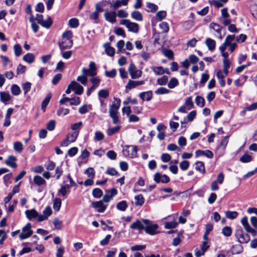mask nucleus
Here are the masks:
<instances>
[{
    "label": "nucleus",
    "instance_id": "nucleus-1",
    "mask_svg": "<svg viewBox=\"0 0 257 257\" xmlns=\"http://www.w3.org/2000/svg\"><path fill=\"white\" fill-rule=\"evenodd\" d=\"M115 102H114L110 106L109 109V116L112 119V122L114 124L119 123V119L118 116V109L120 105V99L119 98H114Z\"/></svg>",
    "mask_w": 257,
    "mask_h": 257
},
{
    "label": "nucleus",
    "instance_id": "nucleus-2",
    "mask_svg": "<svg viewBox=\"0 0 257 257\" xmlns=\"http://www.w3.org/2000/svg\"><path fill=\"white\" fill-rule=\"evenodd\" d=\"M138 148L134 146H125L122 150L123 155L126 157L133 158L137 156Z\"/></svg>",
    "mask_w": 257,
    "mask_h": 257
},
{
    "label": "nucleus",
    "instance_id": "nucleus-3",
    "mask_svg": "<svg viewBox=\"0 0 257 257\" xmlns=\"http://www.w3.org/2000/svg\"><path fill=\"white\" fill-rule=\"evenodd\" d=\"M159 226L156 223H154L152 221L146 219V233L150 235H155L159 233Z\"/></svg>",
    "mask_w": 257,
    "mask_h": 257
},
{
    "label": "nucleus",
    "instance_id": "nucleus-4",
    "mask_svg": "<svg viewBox=\"0 0 257 257\" xmlns=\"http://www.w3.org/2000/svg\"><path fill=\"white\" fill-rule=\"evenodd\" d=\"M235 236L240 243H246L250 240L249 235L245 233L241 229H238L236 230Z\"/></svg>",
    "mask_w": 257,
    "mask_h": 257
},
{
    "label": "nucleus",
    "instance_id": "nucleus-5",
    "mask_svg": "<svg viewBox=\"0 0 257 257\" xmlns=\"http://www.w3.org/2000/svg\"><path fill=\"white\" fill-rule=\"evenodd\" d=\"M79 135L78 131H75L67 135L66 138L61 143V146L67 147L70 143L74 142Z\"/></svg>",
    "mask_w": 257,
    "mask_h": 257
},
{
    "label": "nucleus",
    "instance_id": "nucleus-6",
    "mask_svg": "<svg viewBox=\"0 0 257 257\" xmlns=\"http://www.w3.org/2000/svg\"><path fill=\"white\" fill-rule=\"evenodd\" d=\"M89 69L83 68L82 69V74L87 76H95L97 74L96 67L94 62H90L89 65Z\"/></svg>",
    "mask_w": 257,
    "mask_h": 257
},
{
    "label": "nucleus",
    "instance_id": "nucleus-7",
    "mask_svg": "<svg viewBox=\"0 0 257 257\" xmlns=\"http://www.w3.org/2000/svg\"><path fill=\"white\" fill-rule=\"evenodd\" d=\"M32 234L33 231L31 230V224L28 223L23 227L22 232L19 235V238L20 239L23 240L29 237Z\"/></svg>",
    "mask_w": 257,
    "mask_h": 257
},
{
    "label": "nucleus",
    "instance_id": "nucleus-8",
    "mask_svg": "<svg viewBox=\"0 0 257 257\" xmlns=\"http://www.w3.org/2000/svg\"><path fill=\"white\" fill-rule=\"evenodd\" d=\"M120 24L124 25L129 31L137 33L138 31V25L137 23L131 22L128 20H122Z\"/></svg>",
    "mask_w": 257,
    "mask_h": 257
},
{
    "label": "nucleus",
    "instance_id": "nucleus-9",
    "mask_svg": "<svg viewBox=\"0 0 257 257\" xmlns=\"http://www.w3.org/2000/svg\"><path fill=\"white\" fill-rule=\"evenodd\" d=\"M240 222L243 226L244 229L247 232L250 233L253 236L257 234V231L256 229H253L250 226L248 222L247 217L246 216H244L241 219Z\"/></svg>",
    "mask_w": 257,
    "mask_h": 257
},
{
    "label": "nucleus",
    "instance_id": "nucleus-10",
    "mask_svg": "<svg viewBox=\"0 0 257 257\" xmlns=\"http://www.w3.org/2000/svg\"><path fill=\"white\" fill-rule=\"evenodd\" d=\"M128 71L133 79L138 78L142 75V71L140 70H137L136 66L133 63L130 65Z\"/></svg>",
    "mask_w": 257,
    "mask_h": 257
},
{
    "label": "nucleus",
    "instance_id": "nucleus-11",
    "mask_svg": "<svg viewBox=\"0 0 257 257\" xmlns=\"http://www.w3.org/2000/svg\"><path fill=\"white\" fill-rule=\"evenodd\" d=\"M154 180L157 183H167L170 181V178L165 174L162 175L159 173H156L154 176Z\"/></svg>",
    "mask_w": 257,
    "mask_h": 257
},
{
    "label": "nucleus",
    "instance_id": "nucleus-12",
    "mask_svg": "<svg viewBox=\"0 0 257 257\" xmlns=\"http://www.w3.org/2000/svg\"><path fill=\"white\" fill-rule=\"evenodd\" d=\"M231 40V38L228 37V38H226L224 43L219 47V50L221 53V55L223 57L224 59H228V53L227 52H225L226 47L228 46V44L227 43V41L228 40Z\"/></svg>",
    "mask_w": 257,
    "mask_h": 257
},
{
    "label": "nucleus",
    "instance_id": "nucleus-13",
    "mask_svg": "<svg viewBox=\"0 0 257 257\" xmlns=\"http://www.w3.org/2000/svg\"><path fill=\"white\" fill-rule=\"evenodd\" d=\"M52 213V210L50 206H47L43 211V214L40 215L38 221L39 222L43 221L47 219L49 216H50Z\"/></svg>",
    "mask_w": 257,
    "mask_h": 257
},
{
    "label": "nucleus",
    "instance_id": "nucleus-14",
    "mask_svg": "<svg viewBox=\"0 0 257 257\" xmlns=\"http://www.w3.org/2000/svg\"><path fill=\"white\" fill-rule=\"evenodd\" d=\"M91 205L99 213L103 212L106 208V206L104 204L103 201L93 202Z\"/></svg>",
    "mask_w": 257,
    "mask_h": 257
},
{
    "label": "nucleus",
    "instance_id": "nucleus-15",
    "mask_svg": "<svg viewBox=\"0 0 257 257\" xmlns=\"http://www.w3.org/2000/svg\"><path fill=\"white\" fill-rule=\"evenodd\" d=\"M116 14L115 12H106L104 14L105 20L112 24L116 22Z\"/></svg>",
    "mask_w": 257,
    "mask_h": 257
},
{
    "label": "nucleus",
    "instance_id": "nucleus-16",
    "mask_svg": "<svg viewBox=\"0 0 257 257\" xmlns=\"http://www.w3.org/2000/svg\"><path fill=\"white\" fill-rule=\"evenodd\" d=\"M59 48L61 50L70 48L73 45L72 40L62 39L61 42L59 43Z\"/></svg>",
    "mask_w": 257,
    "mask_h": 257
},
{
    "label": "nucleus",
    "instance_id": "nucleus-17",
    "mask_svg": "<svg viewBox=\"0 0 257 257\" xmlns=\"http://www.w3.org/2000/svg\"><path fill=\"white\" fill-rule=\"evenodd\" d=\"M72 90L74 91L75 94L81 95L83 92V87L75 81H72Z\"/></svg>",
    "mask_w": 257,
    "mask_h": 257
},
{
    "label": "nucleus",
    "instance_id": "nucleus-18",
    "mask_svg": "<svg viewBox=\"0 0 257 257\" xmlns=\"http://www.w3.org/2000/svg\"><path fill=\"white\" fill-rule=\"evenodd\" d=\"M201 156H205L206 157L211 159L213 157V153L210 150H197L195 152V156L196 157H198Z\"/></svg>",
    "mask_w": 257,
    "mask_h": 257
},
{
    "label": "nucleus",
    "instance_id": "nucleus-19",
    "mask_svg": "<svg viewBox=\"0 0 257 257\" xmlns=\"http://www.w3.org/2000/svg\"><path fill=\"white\" fill-rule=\"evenodd\" d=\"M229 136H226L221 142L219 146L217 148V151H220V155H222L225 150L226 147L228 143Z\"/></svg>",
    "mask_w": 257,
    "mask_h": 257
},
{
    "label": "nucleus",
    "instance_id": "nucleus-20",
    "mask_svg": "<svg viewBox=\"0 0 257 257\" xmlns=\"http://www.w3.org/2000/svg\"><path fill=\"white\" fill-rule=\"evenodd\" d=\"M25 214L26 215L27 217L29 220H32L33 219H35L36 218H39L40 215H39L38 212L34 209H32L31 210H27L25 211Z\"/></svg>",
    "mask_w": 257,
    "mask_h": 257
},
{
    "label": "nucleus",
    "instance_id": "nucleus-21",
    "mask_svg": "<svg viewBox=\"0 0 257 257\" xmlns=\"http://www.w3.org/2000/svg\"><path fill=\"white\" fill-rule=\"evenodd\" d=\"M17 158L14 156H9L5 161V164L12 168H15L17 167L16 164Z\"/></svg>",
    "mask_w": 257,
    "mask_h": 257
},
{
    "label": "nucleus",
    "instance_id": "nucleus-22",
    "mask_svg": "<svg viewBox=\"0 0 257 257\" xmlns=\"http://www.w3.org/2000/svg\"><path fill=\"white\" fill-rule=\"evenodd\" d=\"M143 84V81H133L130 80L127 84L125 86V88L126 89L130 90L133 88L136 87L137 86L142 85Z\"/></svg>",
    "mask_w": 257,
    "mask_h": 257
},
{
    "label": "nucleus",
    "instance_id": "nucleus-23",
    "mask_svg": "<svg viewBox=\"0 0 257 257\" xmlns=\"http://www.w3.org/2000/svg\"><path fill=\"white\" fill-rule=\"evenodd\" d=\"M228 37H231V40H228V41H227V43L228 44V46H229V51L230 52H232L234 51L237 46V45L235 43H232V41L235 40V35H228L226 38H228Z\"/></svg>",
    "mask_w": 257,
    "mask_h": 257
},
{
    "label": "nucleus",
    "instance_id": "nucleus-24",
    "mask_svg": "<svg viewBox=\"0 0 257 257\" xmlns=\"http://www.w3.org/2000/svg\"><path fill=\"white\" fill-rule=\"evenodd\" d=\"M130 228L133 229H138L139 231H141L145 228V227L141 221L138 220L130 225Z\"/></svg>",
    "mask_w": 257,
    "mask_h": 257
},
{
    "label": "nucleus",
    "instance_id": "nucleus-25",
    "mask_svg": "<svg viewBox=\"0 0 257 257\" xmlns=\"http://www.w3.org/2000/svg\"><path fill=\"white\" fill-rule=\"evenodd\" d=\"M205 44L207 46L208 50L211 51H213L215 48L216 42L211 38L206 39L205 42Z\"/></svg>",
    "mask_w": 257,
    "mask_h": 257
},
{
    "label": "nucleus",
    "instance_id": "nucleus-26",
    "mask_svg": "<svg viewBox=\"0 0 257 257\" xmlns=\"http://www.w3.org/2000/svg\"><path fill=\"white\" fill-rule=\"evenodd\" d=\"M105 51L106 54L109 56H113L114 55V49L110 46L109 43H107L104 44Z\"/></svg>",
    "mask_w": 257,
    "mask_h": 257
},
{
    "label": "nucleus",
    "instance_id": "nucleus-27",
    "mask_svg": "<svg viewBox=\"0 0 257 257\" xmlns=\"http://www.w3.org/2000/svg\"><path fill=\"white\" fill-rule=\"evenodd\" d=\"M35 57L32 53H28L23 57V60L28 63H32L34 62Z\"/></svg>",
    "mask_w": 257,
    "mask_h": 257
},
{
    "label": "nucleus",
    "instance_id": "nucleus-28",
    "mask_svg": "<svg viewBox=\"0 0 257 257\" xmlns=\"http://www.w3.org/2000/svg\"><path fill=\"white\" fill-rule=\"evenodd\" d=\"M33 181L38 186L45 185L46 181L40 176L36 175L34 177Z\"/></svg>",
    "mask_w": 257,
    "mask_h": 257
},
{
    "label": "nucleus",
    "instance_id": "nucleus-29",
    "mask_svg": "<svg viewBox=\"0 0 257 257\" xmlns=\"http://www.w3.org/2000/svg\"><path fill=\"white\" fill-rule=\"evenodd\" d=\"M195 169L203 174L205 173L204 164L201 161H198L195 163Z\"/></svg>",
    "mask_w": 257,
    "mask_h": 257
},
{
    "label": "nucleus",
    "instance_id": "nucleus-30",
    "mask_svg": "<svg viewBox=\"0 0 257 257\" xmlns=\"http://www.w3.org/2000/svg\"><path fill=\"white\" fill-rule=\"evenodd\" d=\"M52 23V20L49 17L46 20H43L42 22H40L39 24L44 28L49 29L51 26Z\"/></svg>",
    "mask_w": 257,
    "mask_h": 257
},
{
    "label": "nucleus",
    "instance_id": "nucleus-31",
    "mask_svg": "<svg viewBox=\"0 0 257 257\" xmlns=\"http://www.w3.org/2000/svg\"><path fill=\"white\" fill-rule=\"evenodd\" d=\"M52 95L51 93H49L47 94L45 98L43 100L42 103L41 108L43 111H45L46 108L48 105L50 99L51 98Z\"/></svg>",
    "mask_w": 257,
    "mask_h": 257
},
{
    "label": "nucleus",
    "instance_id": "nucleus-32",
    "mask_svg": "<svg viewBox=\"0 0 257 257\" xmlns=\"http://www.w3.org/2000/svg\"><path fill=\"white\" fill-rule=\"evenodd\" d=\"M167 16V12L165 11H160L158 12L155 16L156 19L158 21H161Z\"/></svg>",
    "mask_w": 257,
    "mask_h": 257
},
{
    "label": "nucleus",
    "instance_id": "nucleus-33",
    "mask_svg": "<svg viewBox=\"0 0 257 257\" xmlns=\"http://www.w3.org/2000/svg\"><path fill=\"white\" fill-rule=\"evenodd\" d=\"M92 109V107L91 105H87L85 104L81 106L79 109V112L81 114H84L90 110H91Z\"/></svg>",
    "mask_w": 257,
    "mask_h": 257
},
{
    "label": "nucleus",
    "instance_id": "nucleus-34",
    "mask_svg": "<svg viewBox=\"0 0 257 257\" xmlns=\"http://www.w3.org/2000/svg\"><path fill=\"white\" fill-rule=\"evenodd\" d=\"M225 216L229 219H234L238 216V212L236 211H227L225 212Z\"/></svg>",
    "mask_w": 257,
    "mask_h": 257
},
{
    "label": "nucleus",
    "instance_id": "nucleus-35",
    "mask_svg": "<svg viewBox=\"0 0 257 257\" xmlns=\"http://www.w3.org/2000/svg\"><path fill=\"white\" fill-rule=\"evenodd\" d=\"M242 247L241 245L236 244L233 245L231 248V251L232 254H238L241 252Z\"/></svg>",
    "mask_w": 257,
    "mask_h": 257
},
{
    "label": "nucleus",
    "instance_id": "nucleus-36",
    "mask_svg": "<svg viewBox=\"0 0 257 257\" xmlns=\"http://www.w3.org/2000/svg\"><path fill=\"white\" fill-rule=\"evenodd\" d=\"M162 52L163 54L169 59L173 60L174 59V53L172 50L167 49H163Z\"/></svg>",
    "mask_w": 257,
    "mask_h": 257
},
{
    "label": "nucleus",
    "instance_id": "nucleus-37",
    "mask_svg": "<svg viewBox=\"0 0 257 257\" xmlns=\"http://www.w3.org/2000/svg\"><path fill=\"white\" fill-rule=\"evenodd\" d=\"M1 100L2 102L6 103V102L10 100V95L7 92H2L0 93Z\"/></svg>",
    "mask_w": 257,
    "mask_h": 257
},
{
    "label": "nucleus",
    "instance_id": "nucleus-38",
    "mask_svg": "<svg viewBox=\"0 0 257 257\" xmlns=\"http://www.w3.org/2000/svg\"><path fill=\"white\" fill-rule=\"evenodd\" d=\"M11 90L12 93L15 96L19 95L21 92L20 87L16 84L12 85Z\"/></svg>",
    "mask_w": 257,
    "mask_h": 257
},
{
    "label": "nucleus",
    "instance_id": "nucleus-39",
    "mask_svg": "<svg viewBox=\"0 0 257 257\" xmlns=\"http://www.w3.org/2000/svg\"><path fill=\"white\" fill-rule=\"evenodd\" d=\"M127 207V205L125 201H121L116 205L117 209L122 211H125Z\"/></svg>",
    "mask_w": 257,
    "mask_h": 257
},
{
    "label": "nucleus",
    "instance_id": "nucleus-40",
    "mask_svg": "<svg viewBox=\"0 0 257 257\" xmlns=\"http://www.w3.org/2000/svg\"><path fill=\"white\" fill-rule=\"evenodd\" d=\"M61 206V199L56 198L54 200L53 208L56 211H59Z\"/></svg>",
    "mask_w": 257,
    "mask_h": 257
},
{
    "label": "nucleus",
    "instance_id": "nucleus-41",
    "mask_svg": "<svg viewBox=\"0 0 257 257\" xmlns=\"http://www.w3.org/2000/svg\"><path fill=\"white\" fill-rule=\"evenodd\" d=\"M159 27L162 31V33H167L169 30V25L166 22L160 23L159 24Z\"/></svg>",
    "mask_w": 257,
    "mask_h": 257
},
{
    "label": "nucleus",
    "instance_id": "nucleus-42",
    "mask_svg": "<svg viewBox=\"0 0 257 257\" xmlns=\"http://www.w3.org/2000/svg\"><path fill=\"white\" fill-rule=\"evenodd\" d=\"M195 102L197 105L199 106L200 107H202L205 105V100L204 99L200 96H197L195 98Z\"/></svg>",
    "mask_w": 257,
    "mask_h": 257
},
{
    "label": "nucleus",
    "instance_id": "nucleus-43",
    "mask_svg": "<svg viewBox=\"0 0 257 257\" xmlns=\"http://www.w3.org/2000/svg\"><path fill=\"white\" fill-rule=\"evenodd\" d=\"M251 160L252 157L247 154H244L239 159L240 162L244 163L250 162Z\"/></svg>",
    "mask_w": 257,
    "mask_h": 257
},
{
    "label": "nucleus",
    "instance_id": "nucleus-44",
    "mask_svg": "<svg viewBox=\"0 0 257 257\" xmlns=\"http://www.w3.org/2000/svg\"><path fill=\"white\" fill-rule=\"evenodd\" d=\"M131 16L132 18L137 20V21H142L143 20V16L141 13L138 11H134L133 12Z\"/></svg>",
    "mask_w": 257,
    "mask_h": 257
},
{
    "label": "nucleus",
    "instance_id": "nucleus-45",
    "mask_svg": "<svg viewBox=\"0 0 257 257\" xmlns=\"http://www.w3.org/2000/svg\"><path fill=\"white\" fill-rule=\"evenodd\" d=\"M222 233L225 236H230L232 233V229L229 226H225L222 229Z\"/></svg>",
    "mask_w": 257,
    "mask_h": 257
},
{
    "label": "nucleus",
    "instance_id": "nucleus-46",
    "mask_svg": "<svg viewBox=\"0 0 257 257\" xmlns=\"http://www.w3.org/2000/svg\"><path fill=\"white\" fill-rule=\"evenodd\" d=\"M135 204L136 205H142L144 202V199L142 195H139L135 197Z\"/></svg>",
    "mask_w": 257,
    "mask_h": 257
},
{
    "label": "nucleus",
    "instance_id": "nucleus-47",
    "mask_svg": "<svg viewBox=\"0 0 257 257\" xmlns=\"http://www.w3.org/2000/svg\"><path fill=\"white\" fill-rule=\"evenodd\" d=\"M14 149L17 152H21L23 149L22 143L20 142H16L14 143Z\"/></svg>",
    "mask_w": 257,
    "mask_h": 257
},
{
    "label": "nucleus",
    "instance_id": "nucleus-48",
    "mask_svg": "<svg viewBox=\"0 0 257 257\" xmlns=\"http://www.w3.org/2000/svg\"><path fill=\"white\" fill-rule=\"evenodd\" d=\"M103 192L99 188H95L92 190V195L95 198H100L102 196Z\"/></svg>",
    "mask_w": 257,
    "mask_h": 257
},
{
    "label": "nucleus",
    "instance_id": "nucleus-49",
    "mask_svg": "<svg viewBox=\"0 0 257 257\" xmlns=\"http://www.w3.org/2000/svg\"><path fill=\"white\" fill-rule=\"evenodd\" d=\"M15 54L16 56L19 57L22 53V49L19 44H16L14 46Z\"/></svg>",
    "mask_w": 257,
    "mask_h": 257
},
{
    "label": "nucleus",
    "instance_id": "nucleus-50",
    "mask_svg": "<svg viewBox=\"0 0 257 257\" xmlns=\"http://www.w3.org/2000/svg\"><path fill=\"white\" fill-rule=\"evenodd\" d=\"M120 128V126H116L115 127L110 128L107 131V134L109 136H112L114 134H115L116 132H117L118 131H119Z\"/></svg>",
    "mask_w": 257,
    "mask_h": 257
},
{
    "label": "nucleus",
    "instance_id": "nucleus-51",
    "mask_svg": "<svg viewBox=\"0 0 257 257\" xmlns=\"http://www.w3.org/2000/svg\"><path fill=\"white\" fill-rule=\"evenodd\" d=\"M168 81V77L167 76L164 75L157 79V83L159 85H164L166 84Z\"/></svg>",
    "mask_w": 257,
    "mask_h": 257
},
{
    "label": "nucleus",
    "instance_id": "nucleus-52",
    "mask_svg": "<svg viewBox=\"0 0 257 257\" xmlns=\"http://www.w3.org/2000/svg\"><path fill=\"white\" fill-rule=\"evenodd\" d=\"M178 84V80L175 78H172L169 82L168 84V86L169 87V88L172 89L174 88L175 86H176Z\"/></svg>",
    "mask_w": 257,
    "mask_h": 257
},
{
    "label": "nucleus",
    "instance_id": "nucleus-53",
    "mask_svg": "<svg viewBox=\"0 0 257 257\" xmlns=\"http://www.w3.org/2000/svg\"><path fill=\"white\" fill-rule=\"evenodd\" d=\"M99 97L106 98L109 96V92L107 89H101L98 92Z\"/></svg>",
    "mask_w": 257,
    "mask_h": 257
},
{
    "label": "nucleus",
    "instance_id": "nucleus-54",
    "mask_svg": "<svg viewBox=\"0 0 257 257\" xmlns=\"http://www.w3.org/2000/svg\"><path fill=\"white\" fill-rule=\"evenodd\" d=\"M31 88V83L29 82H27L22 84V88L25 94H26L30 90Z\"/></svg>",
    "mask_w": 257,
    "mask_h": 257
},
{
    "label": "nucleus",
    "instance_id": "nucleus-55",
    "mask_svg": "<svg viewBox=\"0 0 257 257\" xmlns=\"http://www.w3.org/2000/svg\"><path fill=\"white\" fill-rule=\"evenodd\" d=\"M69 109L68 108H64L63 107L60 108L57 111V114L58 116L62 115H65L69 113Z\"/></svg>",
    "mask_w": 257,
    "mask_h": 257
},
{
    "label": "nucleus",
    "instance_id": "nucleus-56",
    "mask_svg": "<svg viewBox=\"0 0 257 257\" xmlns=\"http://www.w3.org/2000/svg\"><path fill=\"white\" fill-rule=\"evenodd\" d=\"M147 7L149 9L148 11L152 13L155 12L158 9L157 5L151 3H148L147 4Z\"/></svg>",
    "mask_w": 257,
    "mask_h": 257
},
{
    "label": "nucleus",
    "instance_id": "nucleus-57",
    "mask_svg": "<svg viewBox=\"0 0 257 257\" xmlns=\"http://www.w3.org/2000/svg\"><path fill=\"white\" fill-rule=\"evenodd\" d=\"M170 90L165 87H160L155 91V93L158 95L168 94Z\"/></svg>",
    "mask_w": 257,
    "mask_h": 257
},
{
    "label": "nucleus",
    "instance_id": "nucleus-58",
    "mask_svg": "<svg viewBox=\"0 0 257 257\" xmlns=\"http://www.w3.org/2000/svg\"><path fill=\"white\" fill-rule=\"evenodd\" d=\"M178 225V223L175 221L167 222L165 224V227L166 229H171L176 228Z\"/></svg>",
    "mask_w": 257,
    "mask_h": 257
},
{
    "label": "nucleus",
    "instance_id": "nucleus-59",
    "mask_svg": "<svg viewBox=\"0 0 257 257\" xmlns=\"http://www.w3.org/2000/svg\"><path fill=\"white\" fill-rule=\"evenodd\" d=\"M257 109V102L251 103L250 105L244 108L243 112L245 113L246 110L252 111Z\"/></svg>",
    "mask_w": 257,
    "mask_h": 257
},
{
    "label": "nucleus",
    "instance_id": "nucleus-60",
    "mask_svg": "<svg viewBox=\"0 0 257 257\" xmlns=\"http://www.w3.org/2000/svg\"><path fill=\"white\" fill-rule=\"evenodd\" d=\"M106 173L111 176H119L118 172L113 168H109L107 169Z\"/></svg>",
    "mask_w": 257,
    "mask_h": 257
},
{
    "label": "nucleus",
    "instance_id": "nucleus-61",
    "mask_svg": "<svg viewBox=\"0 0 257 257\" xmlns=\"http://www.w3.org/2000/svg\"><path fill=\"white\" fill-rule=\"evenodd\" d=\"M154 73L157 75H162L164 74L165 70L161 66L152 68Z\"/></svg>",
    "mask_w": 257,
    "mask_h": 257
},
{
    "label": "nucleus",
    "instance_id": "nucleus-62",
    "mask_svg": "<svg viewBox=\"0 0 257 257\" xmlns=\"http://www.w3.org/2000/svg\"><path fill=\"white\" fill-rule=\"evenodd\" d=\"M210 28L213 29L214 31H215L218 33H220L221 30V27L218 24L214 23H211L210 24Z\"/></svg>",
    "mask_w": 257,
    "mask_h": 257
},
{
    "label": "nucleus",
    "instance_id": "nucleus-63",
    "mask_svg": "<svg viewBox=\"0 0 257 257\" xmlns=\"http://www.w3.org/2000/svg\"><path fill=\"white\" fill-rule=\"evenodd\" d=\"M69 24L71 28H76L79 25V22L77 19L72 18L69 21Z\"/></svg>",
    "mask_w": 257,
    "mask_h": 257
},
{
    "label": "nucleus",
    "instance_id": "nucleus-64",
    "mask_svg": "<svg viewBox=\"0 0 257 257\" xmlns=\"http://www.w3.org/2000/svg\"><path fill=\"white\" fill-rule=\"evenodd\" d=\"M104 74L107 77L114 78L116 75V71L115 69H113L110 71H106Z\"/></svg>",
    "mask_w": 257,
    "mask_h": 257
}]
</instances>
